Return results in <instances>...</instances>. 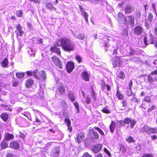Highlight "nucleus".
Here are the masks:
<instances>
[{
    "label": "nucleus",
    "mask_w": 157,
    "mask_h": 157,
    "mask_svg": "<svg viewBox=\"0 0 157 157\" xmlns=\"http://www.w3.org/2000/svg\"><path fill=\"white\" fill-rule=\"evenodd\" d=\"M10 148L15 150H18L20 148V145L17 142L12 141L10 143Z\"/></svg>",
    "instance_id": "obj_14"
},
{
    "label": "nucleus",
    "mask_w": 157,
    "mask_h": 157,
    "mask_svg": "<svg viewBox=\"0 0 157 157\" xmlns=\"http://www.w3.org/2000/svg\"><path fill=\"white\" fill-rule=\"evenodd\" d=\"M134 18L132 15H128L125 17L124 19V23L126 24H129L132 26L134 25Z\"/></svg>",
    "instance_id": "obj_7"
},
{
    "label": "nucleus",
    "mask_w": 157,
    "mask_h": 157,
    "mask_svg": "<svg viewBox=\"0 0 157 157\" xmlns=\"http://www.w3.org/2000/svg\"><path fill=\"white\" fill-rule=\"evenodd\" d=\"M134 34L137 36L141 35L143 32V29L142 26L138 25L136 26L133 29Z\"/></svg>",
    "instance_id": "obj_8"
},
{
    "label": "nucleus",
    "mask_w": 157,
    "mask_h": 157,
    "mask_svg": "<svg viewBox=\"0 0 157 157\" xmlns=\"http://www.w3.org/2000/svg\"><path fill=\"white\" fill-rule=\"evenodd\" d=\"M37 44H41L43 43L42 39L40 38H37Z\"/></svg>",
    "instance_id": "obj_62"
},
{
    "label": "nucleus",
    "mask_w": 157,
    "mask_h": 157,
    "mask_svg": "<svg viewBox=\"0 0 157 157\" xmlns=\"http://www.w3.org/2000/svg\"><path fill=\"white\" fill-rule=\"evenodd\" d=\"M57 46L61 47L65 51L70 52L74 50V44L71 43V40L67 37L61 38L57 40L56 43Z\"/></svg>",
    "instance_id": "obj_1"
},
{
    "label": "nucleus",
    "mask_w": 157,
    "mask_h": 157,
    "mask_svg": "<svg viewBox=\"0 0 157 157\" xmlns=\"http://www.w3.org/2000/svg\"><path fill=\"white\" fill-rule=\"evenodd\" d=\"M50 50L52 52L55 53L57 55L61 56V51L59 48L57 47L56 45H55L51 47Z\"/></svg>",
    "instance_id": "obj_12"
},
{
    "label": "nucleus",
    "mask_w": 157,
    "mask_h": 157,
    "mask_svg": "<svg viewBox=\"0 0 157 157\" xmlns=\"http://www.w3.org/2000/svg\"><path fill=\"white\" fill-rule=\"evenodd\" d=\"M102 147V144H97L93 146L91 149V151L94 153H97L101 150Z\"/></svg>",
    "instance_id": "obj_11"
},
{
    "label": "nucleus",
    "mask_w": 157,
    "mask_h": 157,
    "mask_svg": "<svg viewBox=\"0 0 157 157\" xmlns=\"http://www.w3.org/2000/svg\"><path fill=\"white\" fill-rule=\"evenodd\" d=\"M121 103L122 104V106L124 109H126L127 107L128 102L126 100L122 101L121 102Z\"/></svg>",
    "instance_id": "obj_42"
},
{
    "label": "nucleus",
    "mask_w": 157,
    "mask_h": 157,
    "mask_svg": "<svg viewBox=\"0 0 157 157\" xmlns=\"http://www.w3.org/2000/svg\"><path fill=\"white\" fill-rule=\"evenodd\" d=\"M64 122L67 125L71 124V122L69 119L67 118H65L64 119Z\"/></svg>",
    "instance_id": "obj_47"
},
{
    "label": "nucleus",
    "mask_w": 157,
    "mask_h": 157,
    "mask_svg": "<svg viewBox=\"0 0 157 157\" xmlns=\"http://www.w3.org/2000/svg\"><path fill=\"white\" fill-rule=\"evenodd\" d=\"M85 136V133L83 132H81L78 133L77 136V142L79 143L82 140V139H84Z\"/></svg>",
    "instance_id": "obj_15"
},
{
    "label": "nucleus",
    "mask_w": 157,
    "mask_h": 157,
    "mask_svg": "<svg viewBox=\"0 0 157 157\" xmlns=\"http://www.w3.org/2000/svg\"><path fill=\"white\" fill-rule=\"evenodd\" d=\"M116 95L118 99L120 100L123 99L124 98V96L119 91V88H118L117 90Z\"/></svg>",
    "instance_id": "obj_30"
},
{
    "label": "nucleus",
    "mask_w": 157,
    "mask_h": 157,
    "mask_svg": "<svg viewBox=\"0 0 157 157\" xmlns=\"http://www.w3.org/2000/svg\"><path fill=\"white\" fill-rule=\"evenodd\" d=\"M127 54L128 56H132L135 54L134 49L131 47H129L127 50Z\"/></svg>",
    "instance_id": "obj_24"
},
{
    "label": "nucleus",
    "mask_w": 157,
    "mask_h": 157,
    "mask_svg": "<svg viewBox=\"0 0 157 157\" xmlns=\"http://www.w3.org/2000/svg\"><path fill=\"white\" fill-rule=\"evenodd\" d=\"M118 78L123 80L125 78V75L124 73L122 71H120L117 75Z\"/></svg>",
    "instance_id": "obj_29"
},
{
    "label": "nucleus",
    "mask_w": 157,
    "mask_h": 157,
    "mask_svg": "<svg viewBox=\"0 0 157 157\" xmlns=\"http://www.w3.org/2000/svg\"><path fill=\"white\" fill-rule=\"evenodd\" d=\"M143 41H144V43L145 45L147 46L148 45V44L147 43V38L146 36H145L144 37V38L143 39Z\"/></svg>",
    "instance_id": "obj_56"
},
{
    "label": "nucleus",
    "mask_w": 157,
    "mask_h": 157,
    "mask_svg": "<svg viewBox=\"0 0 157 157\" xmlns=\"http://www.w3.org/2000/svg\"><path fill=\"white\" fill-rule=\"evenodd\" d=\"M75 59L77 61L78 63H80L82 61V58L81 56L78 55H76L75 57Z\"/></svg>",
    "instance_id": "obj_40"
},
{
    "label": "nucleus",
    "mask_w": 157,
    "mask_h": 157,
    "mask_svg": "<svg viewBox=\"0 0 157 157\" xmlns=\"http://www.w3.org/2000/svg\"><path fill=\"white\" fill-rule=\"evenodd\" d=\"M156 108V106L155 105H152L150 107H149L147 109V112H150L154 110Z\"/></svg>",
    "instance_id": "obj_37"
},
{
    "label": "nucleus",
    "mask_w": 157,
    "mask_h": 157,
    "mask_svg": "<svg viewBox=\"0 0 157 157\" xmlns=\"http://www.w3.org/2000/svg\"><path fill=\"white\" fill-rule=\"evenodd\" d=\"M132 119L129 118H126L124 120V124H128L130 123V122L132 121Z\"/></svg>",
    "instance_id": "obj_45"
},
{
    "label": "nucleus",
    "mask_w": 157,
    "mask_h": 157,
    "mask_svg": "<svg viewBox=\"0 0 157 157\" xmlns=\"http://www.w3.org/2000/svg\"><path fill=\"white\" fill-rule=\"evenodd\" d=\"M141 157H154L152 155L149 154H144Z\"/></svg>",
    "instance_id": "obj_59"
},
{
    "label": "nucleus",
    "mask_w": 157,
    "mask_h": 157,
    "mask_svg": "<svg viewBox=\"0 0 157 157\" xmlns=\"http://www.w3.org/2000/svg\"><path fill=\"white\" fill-rule=\"evenodd\" d=\"M150 44H154L155 46L157 48V39L155 38L154 36L151 34H150Z\"/></svg>",
    "instance_id": "obj_18"
},
{
    "label": "nucleus",
    "mask_w": 157,
    "mask_h": 157,
    "mask_svg": "<svg viewBox=\"0 0 157 157\" xmlns=\"http://www.w3.org/2000/svg\"><path fill=\"white\" fill-rule=\"evenodd\" d=\"M105 50L107 52L108 51H110L113 55H116L117 54V50L118 47L115 46H111L107 44L106 43L105 44L104 47Z\"/></svg>",
    "instance_id": "obj_3"
},
{
    "label": "nucleus",
    "mask_w": 157,
    "mask_h": 157,
    "mask_svg": "<svg viewBox=\"0 0 157 157\" xmlns=\"http://www.w3.org/2000/svg\"><path fill=\"white\" fill-rule=\"evenodd\" d=\"M68 96L70 98L71 100L72 101L75 100V98L73 93L71 92H69L68 94Z\"/></svg>",
    "instance_id": "obj_41"
},
{
    "label": "nucleus",
    "mask_w": 157,
    "mask_h": 157,
    "mask_svg": "<svg viewBox=\"0 0 157 157\" xmlns=\"http://www.w3.org/2000/svg\"><path fill=\"white\" fill-rule=\"evenodd\" d=\"M57 91L59 92V95H61L65 94V89L63 86H59L57 89Z\"/></svg>",
    "instance_id": "obj_19"
},
{
    "label": "nucleus",
    "mask_w": 157,
    "mask_h": 157,
    "mask_svg": "<svg viewBox=\"0 0 157 157\" xmlns=\"http://www.w3.org/2000/svg\"><path fill=\"white\" fill-rule=\"evenodd\" d=\"M111 61L113 67L115 68L121 67L122 63V60L121 57L117 56H116L113 58Z\"/></svg>",
    "instance_id": "obj_4"
},
{
    "label": "nucleus",
    "mask_w": 157,
    "mask_h": 157,
    "mask_svg": "<svg viewBox=\"0 0 157 157\" xmlns=\"http://www.w3.org/2000/svg\"><path fill=\"white\" fill-rule=\"evenodd\" d=\"M125 3L124 1L118 4L117 6L119 8H121L123 7L124 5H125Z\"/></svg>",
    "instance_id": "obj_51"
},
{
    "label": "nucleus",
    "mask_w": 157,
    "mask_h": 157,
    "mask_svg": "<svg viewBox=\"0 0 157 157\" xmlns=\"http://www.w3.org/2000/svg\"><path fill=\"white\" fill-rule=\"evenodd\" d=\"M115 127V122L113 121H111L110 125L109 128L110 131L112 133L113 132Z\"/></svg>",
    "instance_id": "obj_28"
},
{
    "label": "nucleus",
    "mask_w": 157,
    "mask_h": 157,
    "mask_svg": "<svg viewBox=\"0 0 157 157\" xmlns=\"http://www.w3.org/2000/svg\"><path fill=\"white\" fill-rule=\"evenodd\" d=\"M153 15L151 12L148 13L147 17L148 21L150 23L153 20Z\"/></svg>",
    "instance_id": "obj_31"
},
{
    "label": "nucleus",
    "mask_w": 157,
    "mask_h": 157,
    "mask_svg": "<svg viewBox=\"0 0 157 157\" xmlns=\"http://www.w3.org/2000/svg\"><path fill=\"white\" fill-rule=\"evenodd\" d=\"M104 151L109 156V157H111V155L110 153L106 148L105 147L104 148Z\"/></svg>",
    "instance_id": "obj_54"
},
{
    "label": "nucleus",
    "mask_w": 157,
    "mask_h": 157,
    "mask_svg": "<svg viewBox=\"0 0 157 157\" xmlns=\"http://www.w3.org/2000/svg\"><path fill=\"white\" fill-rule=\"evenodd\" d=\"M14 138L13 134L7 133L5 134L4 140L6 141H9L13 140Z\"/></svg>",
    "instance_id": "obj_16"
},
{
    "label": "nucleus",
    "mask_w": 157,
    "mask_h": 157,
    "mask_svg": "<svg viewBox=\"0 0 157 157\" xmlns=\"http://www.w3.org/2000/svg\"><path fill=\"white\" fill-rule=\"evenodd\" d=\"M26 74L27 75L29 76H31L32 75H33L34 77V71H26Z\"/></svg>",
    "instance_id": "obj_49"
},
{
    "label": "nucleus",
    "mask_w": 157,
    "mask_h": 157,
    "mask_svg": "<svg viewBox=\"0 0 157 157\" xmlns=\"http://www.w3.org/2000/svg\"><path fill=\"white\" fill-rule=\"evenodd\" d=\"M25 75L24 72H17L16 73V75L17 78H23Z\"/></svg>",
    "instance_id": "obj_33"
},
{
    "label": "nucleus",
    "mask_w": 157,
    "mask_h": 157,
    "mask_svg": "<svg viewBox=\"0 0 157 157\" xmlns=\"http://www.w3.org/2000/svg\"><path fill=\"white\" fill-rule=\"evenodd\" d=\"M157 133V127L150 128L149 127L147 134H154Z\"/></svg>",
    "instance_id": "obj_23"
},
{
    "label": "nucleus",
    "mask_w": 157,
    "mask_h": 157,
    "mask_svg": "<svg viewBox=\"0 0 157 157\" xmlns=\"http://www.w3.org/2000/svg\"><path fill=\"white\" fill-rule=\"evenodd\" d=\"M92 136L91 138L92 140H98L99 138V135L93 129H92Z\"/></svg>",
    "instance_id": "obj_21"
},
{
    "label": "nucleus",
    "mask_w": 157,
    "mask_h": 157,
    "mask_svg": "<svg viewBox=\"0 0 157 157\" xmlns=\"http://www.w3.org/2000/svg\"><path fill=\"white\" fill-rule=\"evenodd\" d=\"M89 74L86 71L82 73V76L83 79L85 81L89 82L90 81Z\"/></svg>",
    "instance_id": "obj_20"
},
{
    "label": "nucleus",
    "mask_w": 157,
    "mask_h": 157,
    "mask_svg": "<svg viewBox=\"0 0 157 157\" xmlns=\"http://www.w3.org/2000/svg\"><path fill=\"white\" fill-rule=\"evenodd\" d=\"M150 74L149 75L147 78V81L150 83L152 84L154 81L153 78Z\"/></svg>",
    "instance_id": "obj_35"
},
{
    "label": "nucleus",
    "mask_w": 157,
    "mask_h": 157,
    "mask_svg": "<svg viewBox=\"0 0 157 157\" xmlns=\"http://www.w3.org/2000/svg\"><path fill=\"white\" fill-rule=\"evenodd\" d=\"M19 84V82L17 81H15L13 82L12 86L14 87H17V86Z\"/></svg>",
    "instance_id": "obj_61"
},
{
    "label": "nucleus",
    "mask_w": 157,
    "mask_h": 157,
    "mask_svg": "<svg viewBox=\"0 0 157 157\" xmlns=\"http://www.w3.org/2000/svg\"><path fill=\"white\" fill-rule=\"evenodd\" d=\"M75 67L74 63L72 61L67 62L66 65V69L68 73H71Z\"/></svg>",
    "instance_id": "obj_9"
},
{
    "label": "nucleus",
    "mask_w": 157,
    "mask_h": 157,
    "mask_svg": "<svg viewBox=\"0 0 157 157\" xmlns=\"http://www.w3.org/2000/svg\"><path fill=\"white\" fill-rule=\"evenodd\" d=\"M132 93V89L129 88L126 92V94L128 96H131Z\"/></svg>",
    "instance_id": "obj_48"
},
{
    "label": "nucleus",
    "mask_w": 157,
    "mask_h": 157,
    "mask_svg": "<svg viewBox=\"0 0 157 157\" xmlns=\"http://www.w3.org/2000/svg\"><path fill=\"white\" fill-rule=\"evenodd\" d=\"M8 63L9 61L8 58H6L4 59L1 62V65L3 68L7 67Z\"/></svg>",
    "instance_id": "obj_22"
},
{
    "label": "nucleus",
    "mask_w": 157,
    "mask_h": 157,
    "mask_svg": "<svg viewBox=\"0 0 157 157\" xmlns=\"http://www.w3.org/2000/svg\"><path fill=\"white\" fill-rule=\"evenodd\" d=\"M151 6L152 7V8L154 10V11L155 13H156V6L155 3H153L151 4Z\"/></svg>",
    "instance_id": "obj_63"
},
{
    "label": "nucleus",
    "mask_w": 157,
    "mask_h": 157,
    "mask_svg": "<svg viewBox=\"0 0 157 157\" xmlns=\"http://www.w3.org/2000/svg\"><path fill=\"white\" fill-rule=\"evenodd\" d=\"M34 83V81L31 78H29L25 81V86L27 88L31 87L33 86Z\"/></svg>",
    "instance_id": "obj_17"
},
{
    "label": "nucleus",
    "mask_w": 157,
    "mask_h": 157,
    "mask_svg": "<svg viewBox=\"0 0 157 157\" xmlns=\"http://www.w3.org/2000/svg\"><path fill=\"white\" fill-rule=\"evenodd\" d=\"M17 15L18 17H21L22 15V12L21 10L17 11L16 12Z\"/></svg>",
    "instance_id": "obj_55"
},
{
    "label": "nucleus",
    "mask_w": 157,
    "mask_h": 157,
    "mask_svg": "<svg viewBox=\"0 0 157 157\" xmlns=\"http://www.w3.org/2000/svg\"><path fill=\"white\" fill-rule=\"evenodd\" d=\"M101 111L102 113H105L109 114L110 113V111L109 109H108L107 107V106H105L104 107L101 109Z\"/></svg>",
    "instance_id": "obj_36"
},
{
    "label": "nucleus",
    "mask_w": 157,
    "mask_h": 157,
    "mask_svg": "<svg viewBox=\"0 0 157 157\" xmlns=\"http://www.w3.org/2000/svg\"><path fill=\"white\" fill-rule=\"evenodd\" d=\"M59 105L63 109H66L68 107L67 103L64 100H63L59 103Z\"/></svg>",
    "instance_id": "obj_26"
},
{
    "label": "nucleus",
    "mask_w": 157,
    "mask_h": 157,
    "mask_svg": "<svg viewBox=\"0 0 157 157\" xmlns=\"http://www.w3.org/2000/svg\"><path fill=\"white\" fill-rule=\"evenodd\" d=\"M77 38L81 40H83L85 38V36L82 34H79L77 36Z\"/></svg>",
    "instance_id": "obj_50"
},
{
    "label": "nucleus",
    "mask_w": 157,
    "mask_h": 157,
    "mask_svg": "<svg viewBox=\"0 0 157 157\" xmlns=\"http://www.w3.org/2000/svg\"><path fill=\"white\" fill-rule=\"evenodd\" d=\"M149 127L147 125H145L141 129L140 132H146L147 134Z\"/></svg>",
    "instance_id": "obj_32"
},
{
    "label": "nucleus",
    "mask_w": 157,
    "mask_h": 157,
    "mask_svg": "<svg viewBox=\"0 0 157 157\" xmlns=\"http://www.w3.org/2000/svg\"><path fill=\"white\" fill-rule=\"evenodd\" d=\"M8 114L6 113H3L0 115V117L4 122L7 121L8 119Z\"/></svg>",
    "instance_id": "obj_25"
},
{
    "label": "nucleus",
    "mask_w": 157,
    "mask_h": 157,
    "mask_svg": "<svg viewBox=\"0 0 157 157\" xmlns=\"http://www.w3.org/2000/svg\"><path fill=\"white\" fill-rule=\"evenodd\" d=\"M74 105L77 110L78 113H79V106L77 102H75L74 103Z\"/></svg>",
    "instance_id": "obj_53"
},
{
    "label": "nucleus",
    "mask_w": 157,
    "mask_h": 157,
    "mask_svg": "<svg viewBox=\"0 0 157 157\" xmlns=\"http://www.w3.org/2000/svg\"><path fill=\"white\" fill-rule=\"evenodd\" d=\"M125 140L129 143H134L135 141V140L133 137L131 136H128V138L126 139Z\"/></svg>",
    "instance_id": "obj_34"
},
{
    "label": "nucleus",
    "mask_w": 157,
    "mask_h": 157,
    "mask_svg": "<svg viewBox=\"0 0 157 157\" xmlns=\"http://www.w3.org/2000/svg\"><path fill=\"white\" fill-rule=\"evenodd\" d=\"M92 95H91V97H92L94 99H96V97H95V93L94 92V89L93 88V87H92Z\"/></svg>",
    "instance_id": "obj_57"
},
{
    "label": "nucleus",
    "mask_w": 157,
    "mask_h": 157,
    "mask_svg": "<svg viewBox=\"0 0 157 157\" xmlns=\"http://www.w3.org/2000/svg\"><path fill=\"white\" fill-rule=\"evenodd\" d=\"M46 7L48 9L50 10H56V8L53 7V5L50 3H47L46 5Z\"/></svg>",
    "instance_id": "obj_38"
},
{
    "label": "nucleus",
    "mask_w": 157,
    "mask_h": 157,
    "mask_svg": "<svg viewBox=\"0 0 157 157\" xmlns=\"http://www.w3.org/2000/svg\"><path fill=\"white\" fill-rule=\"evenodd\" d=\"M136 123V121L134 120H132L131 122H130V128H133L134 125Z\"/></svg>",
    "instance_id": "obj_52"
},
{
    "label": "nucleus",
    "mask_w": 157,
    "mask_h": 157,
    "mask_svg": "<svg viewBox=\"0 0 157 157\" xmlns=\"http://www.w3.org/2000/svg\"><path fill=\"white\" fill-rule=\"evenodd\" d=\"M82 16H84L85 18V20L86 21L88 22V15L86 12L85 11H83V12L82 13Z\"/></svg>",
    "instance_id": "obj_43"
},
{
    "label": "nucleus",
    "mask_w": 157,
    "mask_h": 157,
    "mask_svg": "<svg viewBox=\"0 0 157 157\" xmlns=\"http://www.w3.org/2000/svg\"><path fill=\"white\" fill-rule=\"evenodd\" d=\"M143 101L146 102L150 103L151 101V99L150 96H146L142 100V103L140 105V107L142 109L146 110L147 108V105L146 103H143Z\"/></svg>",
    "instance_id": "obj_6"
},
{
    "label": "nucleus",
    "mask_w": 157,
    "mask_h": 157,
    "mask_svg": "<svg viewBox=\"0 0 157 157\" xmlns=\"http://www.w3.org/2000/svg\"><path fill=\"white\" fill-rule=\"evenodd\" d=\"M17 31H15V33H16V36H21L22 34L24 33L23 31L22 30L21 26L20 24H18L16 26Z\"/></svg>",
    "instance_id": "obj_13"
},
{
    "label": "nucleus",
    "mask_w": 157,
    "mask_h": 157,
    "mask_svg": "<svg viewBox=\"0 0 157 157\" xmlns=\"http://www.w3.org/2000/svg\"><path fill=\"white\" fill-rule=\"evenodd\" d=\"M106 87L108 91H109L111 90V87L107 84H104L102 87V90H104Z\"/></svg>",
    "instance_id": "obj_46"
},
{
    "label": "nucleus",
    "mask_w": 157,
    "mask_h": 157,
    "mask_svg": "<svg viewBox=\"0 0 157 157\" xmlns=\"http://www.w3.org/2000/svg\"><path fill=\"white\" fill-rule=\"evenodd\" d=\"M60 151L59 149L56 148L55 151L53 152L52 155L53 156L57 157Z\"/></svg>",
    "instance_id": "obj_39"
},
{
    "label": "nucleus",
    "mask_w": 157,
    "mask_h": 157,
    "mask_svg": "<svg viewBox=\"0 0 157 157\" xmlns=\"http://www.w3.org/2000/svg\"><path fill=\"white\" fill-rule=\"evenodd\" d=\"M0 146L2 149H4L8 147V144L6 140H2L1 142Z\"/></svg>",
    "instance_id": "obj_27"
},
{
    "label": "nucleus",
    "mask_w": 157,
    "mask_h": 157,
    "mask_svg": "<svg viewBox=\"0 0 157 157\" xmlns=\"http://www.w3.org/2000/svg\"><path fill=\"white\" fill-rule=\"evenodd\" d=\"M52 61L55 65L60 69H62L63 65L62 61L55 55L53 56L51 58Z\"/></svg>",
    "instance_id": "obj_5"
},
{
    "label": "nucleus",
    "mask_w": 157,
    "mask_h": 157,
    "mask_svg": "<svg viewBox=\"0 0 157 157\" xmlns=\"http://www.w3.org/2000/svg\"><path fill=\"white\" fill-rule=\"evenodd\" d=\"M86 102L87 104H90V98L87 96L86 99Z\"/></svg>",
    "instance_id": "obj_60"
},
{
    "label": "nucleus",
    "mask_w": 157,
    "mask_h": 157,
    "mask_svg": "<svg viewBox=\"0 0 157 157\" xmlns=\"http://www.w3.org/2000/svg\"><path fill=\"white\" fill-rule=\"evenodd\" d=\"M150 75H157V69L151 72Z\"/></svg>",
    "instance_id": "obj_64"
},
{
    "label": "nucleus",
    "mask_w": 157,
    "mask_h": 157,
    "mask_svg": "<svg viewBox=\"0 0 157 157\" xmlns=\"http://www.w3.org/2000/svg\"><path fill=\"white\" fill-rule=\"evenodd\" d=\"M124 10V13L127 14L132 13L134 10V9L130 5L126 4L125 5Z\"/></svg>",
    "instance_id": "obj_10"
},
{
    "label": "nucleus",
    "mask_w": 157,
    "mask_h": 157,
    "mask_svg": "<svg viewBox=\"0 0 157 157\" xmlns=\"http://www.w3.org/2000/svg\"><path fill=\"white\" fill-rule=\"evenodd\" d=\"M34 77L40 81H45L47 79V75L44 71L42 70L39 71L36 69L34 71Z\"/></svg>",
    "instance_id": "obj_2"
},
{
    "label": "nucleus",
    "mask_w": 157,
    "mask_h": 157,
    "mask_svg": "<svg viewBox=\"0 0 157 157\" xmlns=\"http://www.w3.org/2000/svg\"><path fill=\"white\" fill-rule=\"evenodd\" d=\"M82 157H92V156L90 155L87 152L84 153Z\"/></svg>",
    "instance_id": "obj_58"
},
{
    "label": "nucleus",
    "mask_w": 157,
    "mask_h": 157,
    "mask_svg": "<svg viewBox=\"0 0 157 157\" xmlns=\"http://www.w3.org/2000/svg\"><path fill=\"white\" fill-rule=\"evenodd\" d=\"M94 128L95 129L98 131L101 135H102L103 136L105 135L103 131L99 128L97 127H94Z\"/></svg>",
    "instance_id": "obj_44"
}]
</instances>
